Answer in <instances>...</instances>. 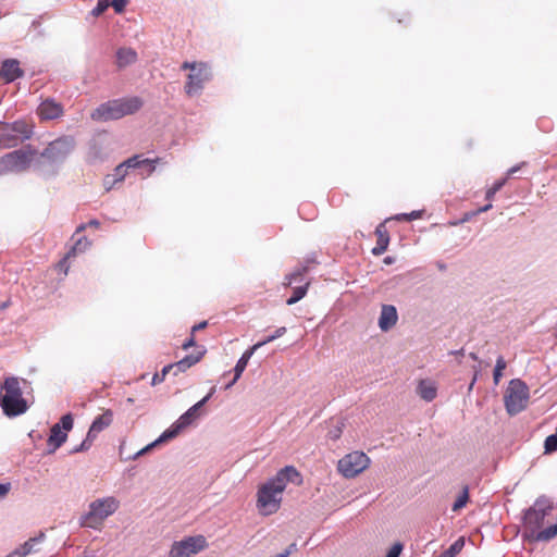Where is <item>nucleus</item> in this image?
I'll use <instances>...</instances> for the list:
<instances>
[{
	"instance_id": "dca6fc26",
	"label": "nucleus",
	"mask_w": 557,
	"mask_h": 557,
	"mask_svg": "<svg viewBox=\"0 0 557 557\" xmlns=\"http://www.w3.org/2000/svg\"><path fill=\"white\" fill-rule=\"evenodd\" d=\"M73 428V417L67 413L64 414L59 423H55L51 430L48 438V445L52 446V450L58 449L67 438L66 432Z\"/></svg>"
},
{
	"instance_id": "c756f323",
	"label": "nucleus",
	"mask_w": 557,
	"mask_h": 557,
	"mask_svg": "<svg viewBox=\"0 0 557 557\" xmlns=\"http://www.w3.org/2000/svg\"><path fill=\"white\" fill-rule=\"evenodd\" d=\"M507 363L503 356H499L496 360L493 379L494 383L497 385L503 376V371L506 369Z\"/></svg>"
},
{
	"instance_id": "f03ea898",
	"label": "nucleus",
	"mask_w": 557,
	"mask_h": 557,
	"mask_svg": "<svg viewBox=\"0 0 557 557\" xmlns=\"http://www.w3.org/2000/svg\"><path fill=\"white\" fill-rule=\"evenodd\" d=\"M28 382L17 376H8L0 385V407L3 413L9 417H17L25 413L28 403L23 397V386Z\"/></svg>"
},
{
	"instance_id": "4468645a",
	"label": "nucleus",
	"mask_w": 557,
	"mask_h": 557,
	"mask_svg": "<svg viewBox=\"0 0 557 557\" xmlns=\"http://www.w3.org/2000/svg\"><path fill=\"white\" fill-rule=\"evenodd\" d=\"M74 147V138L71 136H63L51 141L41 152V157L50 162H61L73 151Z\"/></svg>"
},
{
	"instance_id": "79ce46f5",
	"label": "nucleus",
	"mask_w": 557,
	"mask_h": 557,
	"mask_svg": "<svg viewBox=\"0 0 557 557\" xmlns=\"http://www.w3.org/2000/svg\"><path fill=\"white\" fill-rule=\"evenodd\" d=\"M195 345H196L195 335H193V333H190V337L183 344L182 348L184 350H187L190 347H194Z\"/></svg>"
},
{
	"instance_id": "f704fd0d",
	"label": "nucleus",
	"mask_w": 557,
	"mask_h": 557,
	"mask_svg": "<svg viewBox=\"0 0 557 557\" xmlns=\"http://www.w3.org/2000/svg\"><path fill=\"white\" fill-rule=\"evenodd\" d=\"M110 7V0H99L97 5L92 10L94 16L101 15Z\"/></svg>"
},
{
	"instance_id": "2eb2a0df",
	"label": "nucleus",
	"mask_w": 557,
	"mask_h": 557,
	"mask_svg": "<svg viewBox=\"0 0 557 557\" xmlns=\"http://www.w3.org/2000/svg\"><path fill=\"white\" fill-rule=\"evenodd\" d=\"M112 421L113 412L111 409H107L103 411L102 414L96 417L88 430L86 438L82 442V444L78 447L74 448L72 451L78 453L89 449L94 441L96 440L97 435L104 429L110 426Z\"/></svg>"
},
{
	"instance_id": "c03bdc74",
	"label": "nucleus",
	"mask_w": 557,
	"mask_h": 557,
	"mask_svg": "<svg viewBox=\"0 0 557 557\" xmlns=\"http://www.w3.org/2000/svg\"><path fill=\"white\" fill-rule=\"evenodd\" d=\"M207 325H208V322H207V321H202V322H200V323H198V324H195V325L191 327V333H193V335H195V333H196L197 331H200V330L206 329V327H207Z\"/></svg>"
},
{
	"instance_id": "ddd939ff",
	"label": "nucleus",
	"mask_w": 557,
	"mask_h": 557,
	"mask_svg": "<svg viewBox=\"0 0 557 557\" xmlns=\"http://www.w3.org/2000/svg\"><path fill=\"white\" fill-rule=\"evenodd\" d=\"M552 510L550 503L545 498H539L524 515V525L533 536L544 523L546 515Z\"/></svg>"
},
{
	"instance_id": "5701e85b",
	"label": "nucleus",
	"mask_w": 557,
	"mask_h": 557,
	"mask_svg": "<svg viewBox=\"0 0 557 557\" xmlns=\"http://www.w3.org/2000/svg\"><path fill=\"white\" fill-rule=\"evenodd\" d=\"M137 60V52L132 48H120L116 51V65L122 69L135 63Z\"/></svg>"
},
{
	"instance_id": "7ed1b4c3",
	"label": "nucleus",
	"mask_w": 557,
	"mask_h": 557,
	"mask_svg": "<svg viewBox=\"0 0 557 557\" xmlns=\"http://www.w3.org/2000/svg\"><path fill=\"white\" fill-rule=\"evenodd\" d=\"M143 106V99L137 96L114 99L107 101L96 108L91 112L90 117L96 122L119 120L125 115H131L138 112Z\"/></svg>"
},
{
	"instance_id": "9d476101",
	"label": "nucleus",
	"mask_w": 557,
	"mask_h": 557,
	"mask_svg": "<svg viewBox=\"0 0 557 557\" xmlns=\"http://www.w3.org/2000/svg\"><path fill=\"white\" fill-rule=\"evenodd\" d=\"M370 466V458L359 450L351 451L338 460L337 470L346 479H352Z\"/></svg>"
},
{
	"instance_id": "49530a36",
	"label": "nucleus",
	"mask_w": 557,
	"mask_h": 557,
	"mask_svg": "<svg viewBox=\"0 0 557 557\" xmlns=\"http://www.w3.org/2000/svg\"><path fill=\"white\" fill-rule=\"evenodd\" d=\"M295 547H296V544L293 543V544H290V546L287 549H285V552L278 554L275 557H288L292 554L293 549H295Z\"/></svg>"
},
{
	"instance_id": "37998d69",
	"label": "nucleus",
	"mask_w": 557,
	"mask_h": 557,
	"mask_svg": "<svg viewBox=\"0 0 557 557\" xmlns=\"http://www.w3.org/2000/svg\"><path fill=\"white\" fill-rule=\"evenodd\" d=\"M10 488H11L10 483H7V484L0 483V499L8 495V493L10 492Z\"/></svg>"
},
{
	"instance_id": "3c124183",
	"label": "nucleus",
	"mask_w": 557,
	"mask_h": 557,
	"mask_svg": "<svg viewBox=\"0 0 557 557\" xmlns=\"http://www.w3.org/2000/svg\"><path fill=\"white\" fill-rule=\"evenodd\" d=\"M138 169H144L145 170V173H143V175H149L148 174V170H149L148 165H140Z\"/></svg>"
},
{
	"instance_id": "a878e982",
	"label": "nucleus",
	"mask_w": 557,
	"mask_h": 557,
	"mask_svg": "<svg viewBox=\"0 0 557 557\" xmlns=\"http://www.w3.org/2000/svg\"><path fill=\"white\" fill-rule=\"evenodd\" d=\"M90 246H91V242L87 237L82 236V237L77 238L75 244L67 251V258H73L77 253L85 252Z\"/></svg>"
},
{
	"instance_id": "bb28decb",
	"label": "nucleus",
	"mask_w": 557,
	"mask_h": 557,
	"mask_svg": "<svg viewBox=\"0 0 557 557\" xmlns=\"http://www.w3.org/2000/svg\"><path fill=\"white\" fill-rule=\"evenodd\" d=\"M44 533H40L39 536L29 539L21 547L15 549L13 554L18 557H25L29 555L33 552L34 545L39 543L44 539Z\"/></svg>"
},
{
	"instance_id": "39448f33",
	"label": "nucleus",
	"mask_w": 557,
	"mask_h": 557,
	"mask_svg": "<svg viewBox=\"0 0 557 557\" xmlns=\"http://www.w3.org/2000/svg\"><path fill=\"white\" fill-rule=\"evenodd\" d=\"M181 69L189 71L184 89L187 96L194 97L199 95L205 85L212 79V72L210 66L205 62H188L185 61Z\"/></svg>"
},
{
	"instance_id": "f8f14e48",
	"label": "nucleus",
	"mask_w": 557,
	"mask_h": 557,
	"mask_svg": "<svg viewBox=\"0 0 557 557\" xmlns=\"http://www.w3.org/2000/svg\"><path fill=\"white\" fill-rule=\"evenodd\" d=\"M208 547L203 535L188 536L172 544L169 557H193Z\"/></svg>"
},
{
	"instance_id": "9b49d317",
	"label": "nucleus",
	"mask_w": 557,
	"mask_h": 557,
	"mask_svg": "<svg viewBox=\"0 0 557 557\" xmlns=\"http://www.w3.org/2000/svg\"><path fill=\"white\" fill-rule=\"evenodd\" d=\"M35 154L36 151L32 150L29 147L27 149H18L4 154L0 158V175L8 172H20L26 170Z\"/></svg>"
},
{
	"instance_id": "58836bf2",
	"label": "nucleus",
	"mask_w": 557,
	"mask_h": 557,
	"mask_svg": "<svg viewBox=\"0 0 557 557\" xmlns=\"http://www.w3.org/2000/svg\"><path fill=\"white\" fill-rule=\"evenodd\" d=\"M87 224H81L77 226L75 234L82 233L86 228ZM88 226L98 228L100 226V222L98 220H91L88 222Z\"/></svg>"
},
{
	"instance_id": "6ab92c4d",
	"label": "nucleus",
	"mask_w": 557,
	"mask_h": 557,
	"mask_svg": "<svg viewBox=\"0 0 557 557\" xmlns=\"http://www.w3.org/2000/svg\"><path fill=\"white\" fill-rule=\"evenodd\" d=\"M398 314L393 305H383L379 318V326L383 332H387L397 323Z\"/></svg>"
},
{
	"instance_id": "e433bc0d",
	"label": "nucleus",
	"mask_w": 557,
	"mask_h": 557,
	"mask_svg": "<svg viewBox=\"0 0 557 557\" xmlns=\"http://www.w3.org/2000/svg\"><path fill=\"white\" fill-rule=\"evenodd\" d=\"M403 550V545L400 543L394 544L386 554V557H399Z\"/></svg>"
},
{
	"instance_id": "a211bd4d",
	"label": "nucleus",
	"mask_w": 557,
	"mask_h": 557,
	"mask_svg": "<svg viewBox=\"0 0 557 557\" xmlns=\"http://www.w3.org/2000/svg\"><path fill=\"white\" fill-rule=\"evenodd\" d=\"M37 113L41 120H53L63 114V107L54 100L47 99L39 104Z\"/></svg>"
},
{
	"instance_id": "c9c22d12",
	"label": "nucleus",
	"mask_w": 557,
	"mask_h": 557,
	"mask_svg": "<svg viewBox=\"0 0 557 557\" xmlns=\"http://www.w3.org/2000/svg\"><path fill=\"white\" fill-rule=\"evenodd\" d=\"M128 0H110V5L114 9L116 13H122L127 5Z\"/></svg>"
},
{
	"instance_id": "de8ad7c7",
	"label": "nucleus",
	"mask_w": 557,
	"mask_h": 557,
	"mask_svg": "<svg viewBox=\"0 0 557 557\" xmlns=\"http://www.w3.org/2000/svg\"><path fill=\"white\" fill-rule=\"evenodd\" d=\"M163 381H164L163 375H161L160 373H156V374L152 376L151 384H152V385H157V384L162 383Z\"/></svg>"
},
{
	"instance_id": "603ef678",
	"label": "nucleus",
	"mask_w": 557,
	"mask_h": 557,
	"mask_svg": "<svg viewBox=\"0 0 557 557\" xmlns=\"http://www.w3.org/2000/svg\"><path fill=\"white\" fill-rule=\"evenodd\" d=\"M475 380H476V377L474 376V377H473V380H472V382H471V384H470V388H472V387H473V385H474V383H475Z\"/></svg>"
},
{
	"instance_id": "0eeeda50",
	"label": "nucleus",
	"mask_w": 557,
	"mask_h": 557,
	"mask_svg": "<svg viewBox=\"0 0 557 557\" xmlns=\"http://www.w3.org/2000/svg\"><path fill=\"white\" fill-rule=\"evenodd\" d=\"M120 507V502L113 497L99 498L90 503L88 512L83 517V525L99 529L103 521Z\"/></svg>"
},
{
	"instance_id": "4be33fe9",
	"label": "nucleus",
	"mask_w": 557,
	"mask_h": 557,
	"mask_svg": "<svg viewBox=\"0 0 557 557\" xmlns=\"http://www.w3.org/2000/svg\"><path fill=\"white\" fill-rule=\"evenodd\" d=\"M259 348H260V345L255 344L252 347H250L248 350H246L243 354V356L239 358V360L237 361V363L234 368V372H235L234 379L231 383H228L226 385V388L231 387L240 377V375L243 374V372L245 371V369L248 364L249 359L251 358L253 352Z\"/></svg>"
},
{
	"instance_id": "aec40b11",
	"label": "nucleus",
	"mask_w": 557,
	"mask_h": 557,
	"mask_svg": "<svg viewBox=\"0 0 557 557\" xmlns=\"http://www.w3.org/2000/svg\"><path fill=\"white\" fill-rule=\"evenodd\" d=\"M375 235H376V245L372 249V253L374 256H381L383 255L388 247L389 244V234L385 226V222L380 223L375 228Z\"/></svg>"
},
{
	"instance_id": "473e14b6",
	"label": "nucleus",
	"mask_w": 557,
	"mask_h": 557,
	"mask_svg": "<svg viewBox=\"0 0 557 557\" xmlns=\"http://www.w3.org/2000/svg\"><path fill=\"white\" fill-rule=\"evenodd\" d=\"M506 182H507V177H504V178H502V180L496 181V182L493 184V186H492V187H490V188L486 190V195H485L486 199H487V200H492V199H493V197L495 196V194H496L497 191H499V190L503 188V186L506 184Z\"/></svg>"
},
{
	"instance_id": "72a5a7b5",
	"label": "nucleus",
	"mask_w": 557,
	"mask_h": 557,
	"mask_svg": "<svg viewBox=\"0 0 557 557\" xmlns=\"http://www.w3.org/2000/svg\"><path fill=\"white\" fill-rule=\"evenodd\" d=\"M285 333H286V327H285V326L278 327V329H276V331L274 332V334L270 335V336H269V337H267L264 341L257 343L256 345H260V347H262V346H264L265 344L271 343V342H273L274 339H276V338H278V337L283 336Z\"/></svg>"
},
{
	"instance_id": "09e8293b",
	"label": "nucleus",
	"mask_w": 557,
	"mask_h": 557,
	"mask_svg": "<svg viewBox=\"0 0 557 557\" xmlns=\"http://www.w3.org/2000/svg\"><path fill=\"white\" fill-rule=\"evenodd\" d=\"M173 369H174V366H172V363H171V364H168V366H165V367L162 369V371H161V373H160V374H161V375H163V377L165 379V375H166L170 371H173Z\"/></svg>"
},
{
	"instance_id": "393cba45",
	"label": "nucleus",
	"mask_w": 557,
	"mask_h": 557,
	"mask_svg": "<svg viewBox=\"0 0 557 557\" xmlns=\"http://www.w3.org/2000/svg\"><path fill=\"white\" fill-rule=\"evenodd\" d=\"M311 263H313V261L308 260L306 264L295 269L292 273L287 274L285 276L284 284L286 286H290L293 283L301 281L302 275L309 271Z\"/></svg>"
},
{
	"instance_id": "f257e3e1",
	"label": "nucleus",
	"mask_w": 557,
	"mask_h": 557,
	"mask_svg": "<svg viewBox=\"0 0 557 557\" xmlns=\"http://www.w3.org/2000/svg\"><path fill=\"white\" fill-rule=\"evenodd\" d=\"M288 482H300V473L293 466L281 469L276 475L262 484L257 493V508L264 516L280 509L282 494Z\"/></svg>"
},
{
	"instance_id": "20e7f679",
	"label": "nucleus",
	"mask_w": 557,
	"mask_h": 557,
	"mask_svg": "<svg viewBox=\"0 0 557 557\" xmlns=\"http://www.w3.org/2000/svg\"><path fill=\"white\" fill-rule=\"evenodd\" d=\"M34 133V125L26 120H17L12 123L0 121V149L13 148Z\"/></svg>"
},
{
	"instance_id": "423d86ee",
	"label": "nucleus",
	"mask_w": 557,
	"mask_h": 557,
	"mask_svg": "<svg viewBox=\"0 0 557 557\" xmlns=\"http://www.w3.org/2000/svg\"><path fill=\"white\" fill-rule=\"evenodd\" d=\"M213 393H214V387L211 389V392L206 397H203L200 401L195 404L185 413H183L178 418V420L174 424H172L170 429L164 431L158 440H156L153 443L149 444L144 449H141L139 451V455L148 451L149 449H151L152 447L157 446L160 443L166 442V441L172 440L175 436H177L184 428L188 426L195 419L198 418L199 409L211 398Z\"/></svg>"
},
{
	"instance_id": "a19ab883",
	"label": "nucleus",
	"mask_w": 557,
	"mask_h": 557,
	"mask_svg": "<svg viewBox=\"0 0 557 557\" xmlns=\"http://www.w3.org/2000/svg\"><path fill=\"white\" fill-rule=\"evenodd\" d=\"M70 258H67V253L65 255V257L58 263V268L64 272V274H67V271H69V268L70 265L67 264V260Z\"/></svg>"
},
{
	"instance_id": "c85d7f7f",
	"label": "nucleus",
	"mask_w": 557,
	"mask_h": 557,
	"mask_svg": "<svg viewBox=\"0 0 557 557\" xmlns=\"http://www.w3.org/2000/svg\"><path fill=\"white\" fill-rule=\"evenodd\" d=\"M557 535V524H553L542 531H537L532 537L536 541H549Z\"/></svg>"
},
{
	"instance_id": "4c0bfd02",
	"label": "nucleus",
	"mask_w": 557,
	"mask_h": 557,
	"mask_svg": "<svg viewBox=\"0 0 557 557\" xmlns=\"http://www.w3.org/2000/svg\"><path fill=\"white\" fill-rule=\"evenodd\" d=\"M420 216H421L420 211H412L409 214H406V213L399 214L395 219L398 220V221H400V220L411 221V220L418 219Z\"/></svg>"
},
{
	"instance_id": "f3484780",
	"label": "nucleus",
	"mask_w": 557,
	"mask_h": 557,
	"mask_svg": "<svg viewBox=\"0 0 557 557\" xmlns=\"http://www.w3.org/2000/svg\"><path fill=\"white\" fill-rule=\"evenodd\" d=\"M24 74L20 67V62L15 59L5 60L0 66V78L5 83H11Z\"/></svg>"
},
{
	"instance_id": "a18cd8bd",
	"label": "nucleus",
	"mask_w": 557,
	"mask_h": 557,
	"mask_svg": "<svg viewBox=\"0 0 557 557\" xmlns=\"http://www.w3.org/2000/svg\"><path fill=\"white\" fill-rule=\"evenodd\" d=\"M524 164H525V163H524V162H522L520 165H515V166L510 168V169L508 170V172H507V176H506V177H507V180H508L510 176H512L516 172H518V171L521 169V166H522V165H524Z\"/></svg>"
},
{
	"instance_id": "cd10ccee",
	"label": "nucleus",
	"mask_w": 557,
	"mask_h": 557,
	"mask_svg": "<svg viewBox=\"0 0 557 557\" xmlns=\"http://www.w3.org/2000/svg\"><path fill=\"white\" fill-rule=\"evenodd\" d=\"M310 282H307L305 285L297 286L293 289V295L286 300L288 306H292L302 299L309 288Z\"/></svg>"
},
{
	"instance_id": "ea45409f",
	"label": "nucleus",
	"mask_w": 557,
	"mask_h": 557,
	"mask_svg": "<svg viewBox=\"0 0 557 557\" xmlns=\"http://www.w3.org/2000/svg\"><path fill=\"white\" fill-rule=\"evenodd\" d=\"M342 435V428L341 426H336L335 429L331 430L327 434L329 438L333 440V441H336L341 437Z\"/></svg>"
},
{
	"instance_id": "2f4dec72",
	"label": "nucleus",
	"mask_w": 557,
	"mask_h": 557,
	"mask_svg": "<svg viewBox=\"0 0 557 557\" xmlns=\"http://www.w3.org/2000/svg\"><path fill=\"white\" fill-rule=\"evenodd\" d=\"M557 450V432L547 436L544 442L545 454H552Z\"/></svg>"
},
{
	"instance_id": "412c9836",
	"label": "nucleus",
	"mask_w": 557,
	"mask_h": 557,
	"mask_svg": "<svg viewBox=\"0 0 557 557\" xmlns=\"http://www.w3.org/2000/svg\"><path fill=\"white\" fill-rule=\"evenodd\" d=\"M205 354H206V349L203 347H201V349L198 350L197 354L188 355V356L184 357L183 359H181L180 361L172 363V366H174V369H173L174 375H177L181 372H185L187 369H189L193 366H195L196 363H198L202 359Z\"/></svg>"
},
{
	"instance_id": "b1692460",
	"label": "nucleus",
	"mask_w": 557,
	"mask_h": 557,
	"mask_svg": "<svg viewBox=\"0 0 557 557\" xmlns=\"http://www.w3.org/2000/svg\"><path fill=\"white\" fill-rule=\"evenodd\" d=\"M418 394L422 399L432 401L436 397L437 388L433 382L421 380L418 385Z\"/></svg>"
},
{
	"instance_id": "1a4fd4ad",
	"label": "nucleus",
	"mask_w": 557,
	"mask_h": 557,
	"mask_svg": "<svg viewBox=\"0 0 557 557\" xmlns=\"http://www.w3.org/2000/svg\"><path fill=\"white\" fill-rule=\"evenodd\" d=\"M157 161L158 159H140L139 156H134L119 164L112 174L107 175L103 180V185L107 190H110L115 183L122 182L124 180L129 169H136L140 165H148V174H151L156 170Z\"/></svg>"
},
{
	"instance_id": "8fccbe9b",
	"label": "nucleus",
	"mask_w": 557,
	"mask_h": 557,
	"mask_svg": "<svg viewBox=\"0 0 557 557\" xmlns=\"http://www.w3.org/2000/svg\"><path fill=\"white\" fill-rule=\"evenodd\" d=\"M491 208H492V205H491V203H488V205H486V206H484V207H482V208L478 209L475 213L486 212V211H488Z\"/></svg>"
},
{
	"instance_id": "6e6552de",
	"label": "nucleus",
	"mask_w": 557,
	"mask_h": 557,
	"mask_svg": "<svg viewBox=\"0 0 557 557\" xmlns=\"http://www.w3.org/2000/svg\"><path fill=\"white\" fill-rule=\"evenodd\" d=\"M530 398L528 385L519 380L513 379L509 382L504 395V403L507 412L515 416L527 408Z\"/></svg>"
},
{
	"instance_id": "864d4df0",
	"label": "nucleus",
	"mask_w": 557,
	"mask_h": 557,
	"mask_svg": "<svg viewBox=\"0 0 557 557\" xmlns=\"http://www.w3.org/2000/svg\"><path fill=\"white\" fill-rule=\"evenodd\" d=\"M470 356L471 358L476 359V356L474 354H471Z\"/></svg>"
},
{
	"instance_id": "7c9ffc66",
	"label": "nucleus",
	"mask_w": 557,
	"mask_h": 557,
	"mask_svg": "<svg viewBox=\"0 0 557 557\" xmlns=\"http://www.w3.org/2000/svg\"><path fill=\"white\" fill-rule=\"evenodd\" d=\"M468 500H469V488H468V486H465L462 488V493L458 496V498L454 503L453 510L454 511L460 510L461 508H463L467 505Z\"/></svg>"
}]
</instances>
